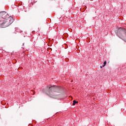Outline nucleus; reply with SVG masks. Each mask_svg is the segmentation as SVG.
Returning <instances> with one entry per match:
<instances>
[{
    "mask_svg": "<svg viewBox=\"0 0 126 126\" xmlns=\"http://www.w3.org/2000/svg\"><path fill=\"white\" fill-rule=\"evenodd\" d=\"M100 68H102V66H100Z\"/></svg>",
    "mask_w": 126,
    "mask_h": 126,
    "instance_id": "nucleus-6",
    "label": "nucleus"
},
{
    "mask_svg": "<svg viewBox=\"0 0 126 126\" xmlns=\"http://www.w3.org/2000/svg\"><path fill=\"white\" fill-rule=\"evenodd\" d=\"M117 36L121 39H123L125 42H126V30L121 28L118 30V31L117 33Z\"/></svg>",
    "mask_w": 126,
    "mask_h": 126,
    "instance_id": "nucleus-3",
    "label": "nucleus"
},
{
    "mask_svg": "<svg viewBox=\"0 0 126 126\" xmlns=\"http://www.w3.org/2000/svg\"><path fill=\"white\" fill-rule=\"evenodd\" d=\"M49 89L51 90V92L49 93V96L51 98H53V99H61V98H60L61 95L57 94V93L60 92L61 90L59 87L53 86V87H49Z\"/></svg>",
    "mask_w": 126,
    "mask_h": 126,
    "instance_id": "nucleus-2",
    "label": "nucleus"
},
{
    "mask_svg": "<svg viewBox=\"0 0 126 126\" xmlns=\"http://www.w3.org/2000/svg\"><path fill=\"white\" fill-rule=\"evenodd\" d=\"M78 103V101H76L75 100H73V105H74L75 104Z\"/></svg>",
    "mask_w": 126,
    "mask_h": 126,
    "instance_id": "nucleus-4",
    "label": "nucleus"
},
{
    "mask_svg": "<svg viewBox=\"0 0 126 126\" xmlns=\"http://www.w3.org/2000/svg\"><path fill=\"white\" fill-rule=\"evenodd\" d=\"M13 22V18L5 11L0 12V28L8 27Z\"/></svg>",
    "mask_w": 126,
    "mask_h": 126,
    "instance_id": "nucleus-1",
    "label": "nucleus"
},
{
    "mask_svg": "<svg viewBox=\"0 0 126 126\" xmlns=\"http://www.w3.org/2000/svg\"><path fill=\"white\" fill-rule=\"evenodd\" d=\"M106 64H107V62L105 61V62L103 63V66H105V65H106Z\"/></svg>",
    "mask_w": 126,
    "mask_h": 126,
    "instance_id": "nucleus-5",
    "label": "nucleus"
}]
</instances>
